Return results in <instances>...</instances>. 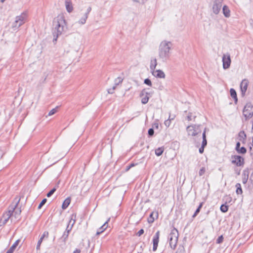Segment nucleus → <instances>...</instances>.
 <instances>
[{"label":"nucleus","instance_id":"obj_1","mask_svg":"<svg viewBox=\"0 0 253 253\" xmlns=\"http://www.w3.org/2000/svg\"><path fill=\"white\" fill-rule=\"evenodd\" d=\"M52 34L53 42L57 41L58 37L61 35L67 29V24L65 17L63 15H59L53 21Z\"/></svg>","mask_w":253,"mask_h":253},{"label":"nucleus","instance_id":"obj_2","mask_svg":"<svg viewBox=\"0 0 253 253\" xmlns=\"http://www.w3.org/2000/svg\"><path fill=\"white\" fill-rule=\"evenodd\" d=\"M172 44L170 42L167 41H162L159 47V57L162 62H166L170 57V50Z\"/></svg>","mask_w":253,"mask_h":253},{"label":"nucleus","instance_id":"obj_3","mask_svg":"<svg viewBox=\"0 0 253 253\" xmlns=\"http://www.w3.org/2000/svg\"><path fill=\"white\" fill-rule=\"evenodd\" d=\"M20 200L21 198L17 196L14 198L12 205H10L8 208V211L2 214L0 220V226L4 225L7 222L10 217L13 214L14 211L18 206Z\"/></svg>","mask_w":253,"mask_h":253},{"label":"nucleus","instance_id":"obj_4","mask_svg":"<svg viewBox=\"0 0 253 253\" xmlns=\"http://www.w3.org/2000/svg\"><path fill=\"white\" fill-rule=\"evenodd\" d=\"M76 220V214L73 213L70 216V219L69 221L68 225L67 226L66 230L63 233L62 237L59 239L65 244L68 238L69 233L72 229Z\"/></svg>","mask_w":253,"mask_h":253},{"label":"nucleus","instance_id":"obj_5","mask_svg":"<svg viewBox=\"0 0 253 253\" xmlns=\"http://www.w3.org/2000/svg\"><path fill=\"white\" fill-rule=\"evenodd\" d=\"M28 13L27 11H24L20 15L16 16L15 21L12 23V28H18L23 25L27 20Z\"/></svg>","mask_w":253,"mask_h":253},{"label":"nucleus","instance_id":"obj_6","mask_svg":"<svg viewBox=\"0 0 253 253\" xmlns=\"http://www.w3.org/2000/svg\"><path fill=\"white\" fill-rule=\"evenodd\" d=\"M201 125H194L188 126L186 128V130L188 132V135H191L192 136H196L199 133H201Z\"/></svg>","mask_w":253,"mask_h":253},{"label":"nucleus","instance_id":"obj_7","mask_svg":"<svg viewBox=\"0 0 253 253\" xmlns=\"http://www.w3.org/2000/svg\"><path fill=\"white\" fill-rule=\"evenodd\" d=\"M245 120L251 118L253 115V106L251 103L246 104L243 111Z\"/></svg>","mask_w":253,"mask_h":253},{"label":"nucleus","instance_id":"obj_8","mask_svg":"<svg viewBox=\"0 0 253 253\" xmlns=\"http://www.w3.org/2000/svg\"><path fill=\"white\" fill-rule=\"evenodd\" d=\"M152 92H148L146 89H143L140 93V97H141V103L143 104H146L149 99L150 97L152 96Z\"/></svg>","mask_w":253,"mask_h":253},{"label":"nucleus","instance_id":"obj_9","mask_svg":"<svg viewBox=\"0 0 253 253\" xmlns=\"http://www.w3.org/2000/svg\"><path fill=\"white\" fill-rule=\"evenodd\" d=\"M222 0H215L213 2L212 10L214 14H218L221 8Z\"/></svg>","mask_w":253,"mask_h":253},{"label":"nucleus","instance_id":"obj_10","mask_svg":"<svg viewBox=\"0 0 253 253\" xmlns=\"http://www.w3.org/2000/svg\"><path fill=\"white\" fill-rule=\"evenodd\" d=\"M222 61L223 62V68L227 69L229 68L231 64L230 56L229 53L223 54Z\"/></svg>","mask_w":253,"mask_h":253},{"label":"nucleus","instance_id":"obj_11","mask_svg":"<svg viewBox=\"0 0 253 253\" xmlns=\"http://www.w3.org/2000/svg\"><path fill=\"white\" fill-rule=\"evenodd\" d=\"M249 85V81L247 79H244L240 84L242 97H244Z\"/></svg>","mask_w":253,"mask_h":253},{"label":"nucleus","instance_id":"obj_12","mask_svg":"<svg viewBox=\"0 0 253 253\" xmlns=\"http://www.w3.org/2000/svg\"><path fill=\"white\" fill-rule=\"evenodd\" d=\"M160 231H158L154 236H153V251H156L158 246V243L159 242V237H160Z\"/></svg>","mask_w":253,"mask_h":253},{"label":"nucleus","instance_id":"obj_13","mask_svg":"<svg viewBox=\"0 0 253 253\" xmlns=\"http://www.w3.org/2000/svg\"><path fill=\"white\" fill-rule=\"evenodd\" d=\"M178 230L175 228L173 227L168 236V239L178 240Z\"/></svg>","mask_w":253,"mask_h":253},{"label":"nucleus","instance_id":"obj_14","mask_svg":"<svg viewBox=\"0 0 253 253\" xmlns=\"http://www.w3.org/2000/svg\"><path fill=\"white\" fill-rule=\"evenodd\" d=\"M152 74L157 78L165 79L166 77L165 73L160 69L154 70V71L152 72Z\"/></svg>","mask_w":253,"mask_h":253},{"label":"nucleus","instance_id":"obj_15","mask_svg":"<svg viewBox=\"0 0 253 253\" xmlns=\"http://www.w3.org/2000/svg\"><path fill=\"white\" fill-rule=\"evenodd\" d=\"M110 219H108L107 221H106L104 224L101 226L97 230L96 232V235H99L101 233H102L108 227V222L109 221Z\"/></svg>","mask_w":253,"mask_h":253},{"label":"nucleus","instance_id":"obj_16","mask_svg":"<svg viewBox=\"0 0 253 253\" xmlns=\"http://www.w3.org/2000/svg\"><path fill=\"white\" fill-rule=\"evenodd\" d=\"M249 170H244L242 174V182L246 184L249 178Z\"/></svg>","mask_w":253,"mask_h":253},{"label":"nucleus","instance_id":"obj_17","mask_svg":"<svg viewBox=\"0 0 253 253\" xmlns=\"http://www.w3.org/2000/svg\"><path fill=\"white\" fill-rule=\"evenodd\" d=\"M65 6L66 10L68 12L70 13L73 11V7L70 0H65Z\"/></svg>","mask_w":253,"mask_h":253},{"label":"nucleus","instance_id":"obj_18","mask_svg":"<svg viewBox=\"0 0 253 253\" xmlns=\"http://www.w3.org/2000/svg\"><path fill=\"white\" fill-rule=\"evenodd\" d=\"M71 203V198H67L63 202L62 205V208L63 210H65L67 208Z\"/></svg>","mask_w":253,"mask_h":253},{"label":"nucleus","instance_id":"obj_19","mask_svg":"<svg viewBox=\"0 0 253 253\" xmlns=\"http://www.w3.org/2000/svg\"><path fill=\"white\" fill-rule=\"evenodd\" d=\"M222 12L225 17H229L230 16V11L227 6L224 5L223 6Z\"/></svg>","mask_w":253,"mask_h":253},{"label":"nucleus","instance_id":"obj_20","mask_svg":"<svg viewBox=\"0 0 253 253\" xmlns=\"http://www.w3.org/2000/svg\"><path fill=\"white\" fill-rule=\"evenodd\" d=\"M169 242V245L171 249L174 250L177 246L178 240L168 239Z\"/></svg>","mask_w":253,"mask_h":253},{"label":"nucleus","instance_id":"obj_21","mask_svg":"<svg viewBox=\"0 0 253 253\" xmlns=\"http://www.w3.org/2000/svg\"><path fill=\"white\" fill-rule=\"evenodd\" d=\"M157 59L156 58H154V59L151 60L150 68L151 71V72L154 71V70H155L156 67L157 66Z\"/></svg>","mask_w":253,"mask_h":253},{"label":"nucleus","instance_id":"obj_22","mask_svg":"<svg viewBox=\"0 0 253 253\" xmlns=\"http://www.w3.org/2000/svg\"><path fill=\"white\" fill-rule=\"evenodd\" d=\"M231 96L234 98L235 103H237V95L236 90L233 88H231L230 90Z\"/></svg>","mask_w":253,"mask_h":253},{"label":"nucleus","instance_id":"obj_23","mask_svg":"<svg viewBox=\"0 0 253 253\" xmlns=\"http://www.w3.org/2000/svg\"><path fill=\"white\" fill-rule=\"evenodd\" d=\"M246 139V135L244 131H241L238 133V140L244 142Z\"/></svg>","mask_w":253,"mask_h":253},{"label":"nucleus","instance_id":"obj_24","mask_svg":"<svg viewBox=\"0 0 253 253\" xmlns=\"http://www.w3.org/2000/svg\"><path fill=\"white\" fill-rule=\"evenodd\" d=\"M20 240H16L14 243L12 245V246L8 250V251L10 252L11 253H13L15 248L18 245L19 243Z\"/></svg>","mask_w":253,"mask_h":253},{"label":"nucleus","instance_id":"obj_25","mask_svg":"<svg viewBox=\"0 0 253 253\" xmlns=\"http://www.w3.org/2000/svg\"><path fill=\"white\" fill-rule=\"evenodd\" d=\"M203 203H204L203 202H202L200 204L198 207L197 208L196 211H195L194 213L192 215L193 218L195 217L197 215V214L200 212L201 209L203 207Z\"/></svg>","mask_w":253,"mask_h":253},{"label":"nucleus","instance_id":"obj_26","mask_svg":"<svg viewBox=\"0 0 253 253\" xmlns=\"http://www.w3.org/2000/svg\"><path fill=\"white\" fill-rule=\"evenodd\" d=\"M164 151V147H159L158 148L155 150V154L157 156H160L162 155L163 152Z\"/></svg>","mask_w":253,"mask_h":253},{"label":"nucleus","instance_id":"obj_27","mask_svg":"<svg viewBox=\"0 0 253 253\" xmlns=\"http://www.w3.org/2000/svg\"><path fill=\"white\" fill-rule=\"evenodd\" d=\"M240 143L238 142V153L245 154L247 152V149L244 147H242L240 148Z\"/></svg>","mask_w":253,"mask_h":253},{"label":"nucleus","instance_id":"obj_28","mask_svg":"<svg viewBox=\"0 0 253 253\" xmlns=\"http://www.w3.org/2000/svg\"><path fill=\"white\" fill-rule=\"evenodd\" d=\"M58 186L57 185V186H55L53 188H52L51 190H50L46 194V196L47 197H51L53 194V193L56 191V189H57V188L58 187Z\"/></svg>","mask_w":253,"mask_h":253},{"label":"nucleus","instance_id":"obj_29","mask_svg":"<svg viewBox=\"0 0 253 253\" xmlns=\"http://www.w3.org/2000/svg\"><path fill=\"white\" fill-rule=\"evenodd\" d=\"M220 210L222 212H226L228 210V206L226 204H222L220 206Z\"/></svg>","mask_w":253,"mask_h":253},{"label":"nucleus","instance_id":"obj_30","mask_svg":"<svg viewBox=\"0 0 253 253\" xmlns=\"http://www.w3.org/2000/svg\"><path fill=\"white\" fill-rule=\"evenodd\" d=\"M88 17L86 14H84V16L79 21V23L81 24H84L86 22V20Z\"/></svg>","mask_w":253,"mask_h":253},{"label":"nucleus","instance_id":"obj_31","mask_svg":"<svg viewBox=\"0 0 253 253\" xmlns=\"http://www.w3.org/2000/svg\"><path fill=\"white\" fill-rule=\"evenodd\" d=\"M59 106H56L55 108H54L52 109L51 110H50L49 111V112L48 113V116H50L53 115L54 114H55L58 111V109H59Z\"/></svg>","mask_w":253,"mask_h":253},{"label":"nucleus","instance_id":"obj_32","mask_svg":"<svg viewBox=\"0 0 253 253\" xmlns=\"http://www.w3.org/2000/svg\"><path fill=\"white\" fill-rule=\"evenodd\" d=\"M202 138H203V141H202V144L207 145V140L206 139V134H205V131H204L203 132Z\"/></svg>","mask_w":253,"mask_h":253},{"label":"nucleus","instance_id":"obj_33","mask_svg":"<svg viewBox=\"0 0 253 253\" xmlns=\"http://www.w3.org/2000/svg\"><path fill=\"white\" fill-rule=\"evenodd\" d=\"M173 119V118H170V116L168 120H166L164 122L165 125L167 127H169L171 124V121Z\"/></svg>","mask_w":253,"mask_h":253},{"label":"nucleus","instance_id":"obj_34","mask_svg":"<svg viewBox=\"0 0 253 253\" xmlns=\"http://www.w3.org/2000/svg\"><path fill=\"white\" fill-rule=\"evenodd\" d=\"M244 164V159L240 156H238V166L243 165Z\"/></svg>","mask_w":253,"mask_h":253},{"label":"nucleus","instance_id":"obj_35","mask_svg":"<svg viewBox=\"0 0 253 253\" xmlns=\"http://www.w3.org/2000/svg\"><path fill=\"white\" fill-rule=\"evenodd\" d=\"M123 81V79L121 77L117 78L115 81V84L116 85H119L120 84L122 83Z\"/></svg>","mask_w":253,"mask_h":253},{"label":"nucleus","instance_id":"obj_36","mask_svg":"<svg viewBox=\"0 0 253 253\" xmlns=\"http://www.w3.org/2000/svg\"><path fill=\"white\" fill-rule=\"evenodd\" d=\"M224 238L223 237V235H221L218 237V238L216 239V243L219 244L223 242Z\"/></svg>","mask_w":253,"mask_h":253},{"label":"nucleus","instance_id":"obj_37","mask_svg":"<svg viewBox=\"0 0 253 253\" xmlns=\"http://www.w3.org/2000/svg\"><path fill=\"white\" fill-rule=\"evenodd\" d=\"M155 220V218L153 217V212H152L149 218L148 219V221L149 223H153Z\"/></svg>","mask_w":253,"mask_h":253},{"label":"nucleus","instance_id":"obj_38","mask_svg":"<svg viewBox=\"0 0 253 253\" xmlns=\"http://www.w3.org/2000/svg\"><path fill=\"white\" fill-rule=\"evenodd\" d=\"M47 201V200L46 199L44 198L43 199L42 202L40 203L39 206H38V209L39 210V209H41L42 208V207L45 204V203Z\"/></svg>","mask_w":253,"mask_h":253},{"label":"nucleus","instance_id":"obj_39","mask_svg":"<svg viewBox=\"0 0 253 253\" xmlns=\"http://www.w3.org/2000/svg\"><path fill=\"white\" fill-rule=\"evenodd\" d=\"M144 83L150 86H151L152 85L151 80L148 78H147L144 80Z\"/></svg>","mask_w":253,"mask_h":253},{"label":"nucleus","instance_id":"obj_40","mask_svg":"<svg viewBox=\"0 0 253 253\" xmlns=\"http://www.w3.org/2000/svg\"><path fill=\"white\" fill-rule=\"evenodd\" d=\"M232 160H231L232 163L235 164L236 165H237V155L232 156Z\"/></svg>","mask_w":253,"mask_h":253},{"label":"nucleus","instance_id":"obj_41","mask_svg":"<svg viewBox=\"0 0 253 253\" xmlns=\"http://www.w3.org/2000/svg\"><path fill=\"white\" fill-rule=\"evenodd\" d=\"M154 130L153 128H150L148 129V134L149 137H151L154 135Z\"/></svg>","mask_w":253,"mask_h":253},{"label":"nucleus","instance_id":"obj_42","mask_svg":"<svg viewBox=\"0 0 253 253\" xmlns=\"http://www.w3.org/2000/svg\"><path fill=\"white\" fill-rule=\"evenodd\" d=\"M206 171V169L205 167H202L199 170V174L200 176H202L204 174Z\"/></svg>","mask_w":253,"mask_h":253},{"label":"nucleus","instance_id":"obj_43","mask_svg":"<svg viewBox=\"0 0 253 253\" xmlns=\"http://www.w3.org/2000/svg\"><path fill=\"white\" fill-rule=\"evenodd\" d=\"M21 211L20 209H18V210H16V209H15L13 211V213H14L15 217H17V215H20L21 213Z\"/></svg>","mask_w":253,"mask_h":253},{"label":"nucleus","instance_id":"obj_44","mask_svg":"<svg viewBox=\"0 0 253 253\" xmlns=\"http://www.w3.org/2000/svg\"><path fill=\"white\" fill-rule=\"evenodd\" d=\"M136 164H134V163H131L127 166H126V171H128V170H129L132 167H134Z\"/></svg>","mask_w":253,"mask_h":253},{"label":"nucleus","instance_id":"obj_45","mask_svg":"<svg viewBox=\"0 0 253 253\" xmlns=\"http://www.w3.org/2000/svg\"><path fill=\"white\" fill-rule=\"evenodd\" d=\"M42 241H43L42 238H40V239L39 240L38 243H37V250L40 249V246H41Z\"/></svg>","mask_w":253,"mask_h":253},{"label":"nucleus","instance_id":"obj_46","mask_svg":"<svg viewBox=\"0 0 253 253\" xmlns=\"http://www.w3.org/2000/svg\"><path fill=\"white\" fill-rule=\"evenodd\" d=\"M207 145L202 144L201 147L199 149V153L202 154L204 152V148Z\"/></svg>","mask_w":253,"mask_h":253},{"label":"nucleus","instance_id":"obj_47","mask_svg":"<svg viewBox=\"0 0 253 253\" xmlns=\"http://www.w3.org/2000/svg\"><path fill=\"white\" fill-rule=\"evenodd\" d=\"M144 232V231L143 229H141L139 230V231L136 233V235L138 236H140L142 235Z\"/></svg>","mask_w":253,"mask_h":253},{"label":"nucleus","instance_id":"obj_48","mask_svg":"<svg viewBox=\"0 0 253 253\" xmlns=\"http://www.w3.org/2000/svg\"><path fill=\"white\" fill-rule=\"evenodd\" d=\"M192 113L189 112V113H188V116H187V120L188 121H191V120H192Z\"/></svg>","mask_w":253,"mask_h":253},{"label":"nucleus","instance_id":"obj_49","mask_svg":"<svg viewBox=\"0 0 253 253\" xmlns=\"http://www.w3.org/2000/svg\"><path fill=\"white\" fill-rule=\"evenodd\" d=\"M48 236V232L47 231H44L43 232V234L42 235V236L41 237V238H42V239H43V238L45 237H47Z\"/></svg>","mask_w":253,"mask_h":253},{"label":"nucleus","instance_id":"obj_50","mask_svg":"<svg viewBox=\"0 0 253 253\" xmlns=\"http://www.w3.org/2000/svg\"><path fill=\"white\" fill-rule=\"evenodd\" d=\"M243 193L242 189L240 184L238 183V194H242Z\"/></svg>","mask_w":253,"mask_h":253},{"label":"nucleus","instance_id":"obj_51","mask_svg":"<svg viewBox=\"0 0 253 253\" xmlns=\"http://www.w3.org/2000/svg\"><path fill=\"white\" fill-rule=\"evenodd\" d=\"M91 6H89L87 8V9L86 10V12H85V13L84 14H86V15L88 16V14L91 11Z\"/></svg>","mask_w":253,"mask_h":253},{"label":"nucleus","instance_id":"obj_52","mask_svg":"<svg viewBox=\"0 0 253 253\" xmlns=\"http://www.w3.org/2000/svg\"><path fill=\"white\" fill-rule=\"evenodd\" d=\"M134 2H137L139 3H144L147 0H132Z\"/></svg>","mask_w":253,"mask_h":253},{"label":"nucleus","instance_id":"obj_53","mask_svg":"<svg viewBox=\"0 0 253 253\" xmlns=\"http://www.w3.org/2000/svg\"><path fill=\"white\" fill-rule=\"evenodd\" d=\"M176 253H185V251L184 249H178Z\"/></svg>","mask_w":253,"mask_h":253},{"label":"nucleus","instance_id":"obj_54","mask_svg":"<svg viewBox=\"0 0 253 253\" xmlns=\"http://www.w3.org/2000/svg\"><path fill=\"white\" fill-rule=\"evenodd\" d=\"M114 92V89L110 88L108 90V92L110 94H113Z\"/></svg>","mask_w":253,"mask_h":253},{"label":"nucleus","instance_id":"obj_55","mask_svg":"<svg viewBox=\"0 0 253 253\" xmlns=\"http://www.w3.org/2000/svg\"><path fill=\"white\" fill-rule=\"evenodd\" d=\"M81 250L78 249H76L75 251L73 252V253H80Z\"/></svg>","mask_w":253,"mask_h":253},{"label":"nucleus","instance_id":"obj_56","mask_svg":"<svg viewBox=\"0 0 253 253\" xmlns=\"http://www.w3.org/2000/svg\"><path fill=\"white\" fill-rule=\"evenodd\" d=\"M237 148H238V146H237V142H236V146H235V149L236 150V151H237Z\"/></svg>","mask_w":253,"mask_h":253},{"label":"nucleus","instance_id":"obj_57","mask_svg":"<svg viewBox=\"0 0 253 253\" xmlns=\"http://www.w3.org/2000/svg\"><path fill=\"white\" fill-rule=\"evenodd\" d=\"M207 130H209V129L207 128V127H205L204 131H205V134L206 133V131Z\"/></svg>","mask_w":253,"mask_h":253},{"label":"nucleus","instance_id":"obj_58","mask_svg":"<svg viewBox=\"0 0 253 253\" xmlns=\"http://www.w3.org/2000/svg\"><path fill=\"white\" fill-rule=\"evenodd\" d=\"M252 178H253V172L252 173L251 176V180H252Z\"/></svg>","mask_w":253,"mask_h":253},{"label":"nucleus","instance_id":"obj_59","mask_svg":"<svg viewBox=\"0 0 253 253\" xmlns=\"http://www.w3.org/2000/svg\"><path fill=\"white\" fill-rule=\"evenodd\" d=\"M116 86H117V85H116L115 84V85H114V86L112 88V89H114V90L115 89V88H116Z\"/></svg>","mask_w":253,"mask_h":253},{"label":"nucleus","instance_id":"obj_60","mask_svg":"<svg viewBox=\"0 0 253 253\" xmlns=\"http://www.w3.org/2000/svg\"><path fill=\"white\" fill-rule=\"evenodd\" d=\"M235 187H236V193H237V184H236Z\"/></svg>","mask_w":253,"mask_h":253},{"label":"nucleus","instance_id":"obj_61","mask_svg":"<svg viewBox=\"0 0 253 253\" xmlns=\"http://www.w3.org/2000/svg\"><path fill=\"white\" fill-rule=\"evenodd\" d=\"M155 127L156 128H158V124H155Z\"/></svg>","mask_w":253,"mask_h":253},{"label":"nucleus","instance_id":"obj_62","mask_svg":"<svg viewBox=\"0 0 253 253\" xmlns=\"http://www.w3.org/2000/svg\"><path fill=\"white\" fill-rule=\"evenodd\" d=\"M5 0H0L1 2H3Z\"/></svg>","mask_w":253,"mask_h":253},{"label":"nucleus","instance_id":"obj_63","mask_svg":"<svg viewBox=\"0 0 253 253\" xmlns=\"http://www.w3.org/2000/svg\"><path fill=\"white\" fill-rule=\"evenodd\" d=\"M73 222V220H71V222L70 223V224L72 225V223Z\"/></svg>","mask_w":253,"mask_h":253},{"label":"nucleus","instance_id":"obj_64","mask_svg":"<svg viewBox=\"0 0 253 253\" xmlns=\"http://www.w3.org/2000/svg\"><path fill=\"white\" fill-rule=\"evenodd\" d=\"M250 151H251L252 149L251 147H250Z\"/></svg>","mask_w":253,"mask_h":253}]
</instances>
